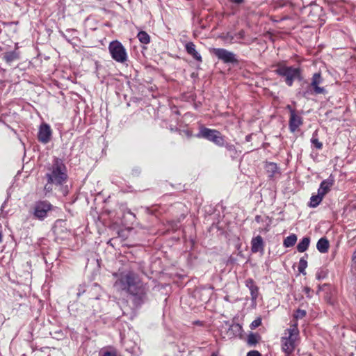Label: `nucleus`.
<instances>
[{"instance_id":"e433bc0d","label":"nucleus","mask_w":356,"mask_h":356,"mask_svg":"<svg viewBox=\"0 0 356 356\" xmlns=\"http://www.w3.org/2000/svg\"><path fill=\"white\" fill-rule=\"evenodd\" d=\"M61 35L67 42H70V40L67 38V35H66L63 32H61Z\"/></svg>"},{"instance_id":"bb28decb","label":"nucleus","mask_w":356,"mask_h":356,"mask_svg":"<svg viewBox=\"0 0 356 356\" xmlns=\"http://www.w3.org/2000/svg\"><path fill=\"white\" fill-rule=\"evenodd\" d=\"M318 94H316L313 89L311 88V85L309 84L305 89L302 91V95L305 98H309L311 95H317Z\"/></svg>"},{"instance_id":"72a5a7b5","label":"nucleus","mask_w":356,"mask_h":356,"mask_svg":"<svg viewBox=\"0 0 356 356\" xmlns=\"http://www.w3.org/2000/svg\"><path fill=\"white\" fill-rule=\"evenodd\" d=\"M247 356H261L257 350H250L248 353Z\"/></svg>"},{"instance_id":"a211bd4d","label":"nucleus","mask_w":356,"mask_h":356,"mask_svg":"<svg viewBox=\"0 0 356 356\" xmlns=\"http://www.w3.org/2000/svg\"><path fill=\"white\" fill-rule=\"evenodd\" d=\"M329 246V241L325 237L321 238L316 244V248L321 253H326L328 251Z\"/></svg>"},{"instance_id":"f3484780","label":"nucleus","mask_w":356,"mask_h":356,"mask_svg":"<svg viewBox=\"0 0 356 356\" xmlns=\"http://www.w3.org/2000/svg\"><path fill=\"white\" fill-rule=\"evenodd\" d=\"M3 59L9 65L13 61L19 59V53L17 51H11L6 52L3 54Z\"/></svg>"},{"instance_id":"f257e3e1","label":"nucleus","mask_w":356,"mask_h":356,"mask_svg":"<svg viewBox=\"0 0 356 356\" xmlns=\"http://www.w3.org/2000/svg\"><path fill=\"white\" fill-rule=\"evenodd\" d=\"M117 280L114 286L118 290L125 291L131 296V300L136 308L140 307L148 300L149 287L142 282L139 275L129 270L115 274Z\"/></svg>"},{"instance_id":"20e7f679","label":"nucleus","mask_w":356,"mask_h":356,"mask_svg":"<svg viewBox=\"0 0 356 356\" xmlns=\"http://www.w3.org/2000/svg\"><path fill=\"white\" fill-rule=\"evenodd\" d=\"M274 72L277 75L284 78L288 86H292L296 79L299 81L302 79V70L300 67L278 63Z\"/></svg>"},{"instance_id":"7c9ffc66","label":"nucleus","mask_w":356,"mask_h":356,"mask_svg":"<svg viewBox=\"0 0 356 356\" xmlns=\"http://www.w3.org/2000/svg\"><path fill=\"white\" fill-rule=\"evenodd\" d=\"M222 147H225L227 151L233 153L234 154L236 153V147L233 144L227 143L225 142V145H223Z\"/></svg>"},{"instance_id":"412c9836","label":"nucleus","mask_w":356,"mask_h":356,"mask_svg":"<svg viewBox=\"0 0 356 356\" xmlns=\"http://www.w3.org/2000/svg\"><path fill=\"white\" fill-rule=\"evenodd\" d=\"M297 241V236L294 234H291L287 236L283 242V245L285 248L293 247Z\"/></svg>"},{"instance_id":"5701e85b","label":"nucleus","mask_w":356,"mask_h":356,"mask_svg":"<svg viewBox=\"0 0 356 356\" xmlns=\"http://www.w3.org/2000/svg\"><path fill=\"white\" fill-rule=\"evenodd\" d=\"M137 38L143 44H147L150 42V36L144 31H139Z\"/></svg>"},{"instance_id":"aec40b11","label":"nucleus","mask_w":356,"mask_h":356,"mask_svg":"<svg viewBox=\"0 0 356 356\" xmlns=\"http://www.w3.org/2000/svg\"><path fill=\"white\" fill-rule=\"evenodd\" d=\"M265 168H266V172H268V176L270 177H273L277 173H278L279 168H278L277 164L275 163H273V162L267 163L266 164Z\"/></svg>"},{"instance_id":"393cba45","label":"nucleus","mask_w":356,"mask_h":356,"mask_svg":"<svg viewBox=\"0 0 356 356\" xmlns=\"http://www.w3.org/2000/svg\"><path fill=\"white\" fill-rule=\"evenodd\" d=\"M308 255L306 254L305 257L300 259L298 264V271L302 274H305V269L307 267V258Z\"/></svg>"},{"instance_id":"9d476101","label":"nucleus","mask_w":356,"mask_h":356,"mask_svg":"<svg viewBox=\"0 0 356 356\" xmlns=\"http://www.w3.org/2000/svg\"><path fill=\"white\" fill-rule=\"evenodd\" d=\"M323 82V79L320 72H316L313 74L311 83L309 84L311 85V88L313 89V91L316 94H327V90L324 87L320 86V85L322 84Z\"/></svg>"},{"instance_id":"423d86ee","label":"nucleus","mask_w":356,"mask_h":356,"mask_svg":"<svg viewBox=\"0 0 356 356\" xmlns=\"http://www.w3.org/2000/svg\"><path fill=\"white\" fill-rule=\"evenodd\" d=\"M110 54L116 62L124 63L127 59V54L122 43L118 40L112 41L108 46Z\"/></svg>"},{"instance_id":"1a4fd4ad","label":"nucleus","mask_w":356,"mask_h":356,"mask_svg":"<svg viewBox=\"0 0 356 356\" xmlns=\"http://www.w3.org/2000/svg\"><path fill=\"white\" fill-rule=\"evenodd\" d=\"M245 32L242 29L237 33L227 32L222 36V39L231 44L238 43L245 45L251 44L252 41H245Z\"/></svg>"},{"instance_id":"cd10ccee","label":"nucleus","mask_w":356,"mask_h":356,"mask_svg":"<svg viewBox=\"0 0 356 356\" xmlns=\"http://www.w3.org/2000/svg\"><path fill=\"white\" fill-rule=\"evenodd\" d=\"M229 331H232L233 334L236 336L241 332L242 327L238 323H234L230 326Z\"/></svg>"},{"instance_id":"7ed1b4c3","label":"nucleus","mask_w":356,"mask_h":356,"mask_svg":"<svg viewBox=\"0 0 356 356\" xmlns=\"http://www.w3.org/2000/svg\"><path fill=\"white\" fill-rule=\"evenodd\" d=\"M299 338V330L298 328L297 323H293L290 326V327L286 329L281 337V345L282 350L286 354V355H289L292 353L296 346H297V342Z\"/></svg>"},{"instance_id":"9b49d317","label":"nucleus","mask_w":356,"mask_h":356,"mask_svg":"<svg viewBox=\"0 0 356 356\" xmlns=\"http://www.w3.org/2000/svg\"><path fill=\"white\" fill-rule=\"evenodd\" d=\"M51 134L50 126L48 124L43 123L39 127L38 139L40 143L47 144L51 140Z\"/></svg>"},{"instance_id":"6ab92c4d","label":"nucleus","mask_w":356,"mask_h":356,"mask_svg":"<svg viewBox=\"0 0 356 356\" xmlns=\"http://www.w3.org/2000/svg\"><path fill=\"white\" fill-rule=\"evenodd\" d=\"M310 238L305 236L298 243L297 250L299 252H304L306 251L309 245Z\"/></svg>"},{"instance_id":"c756f323","label":"nucleus","mask_w":356,"mask_h":356,"mask_svg":"<svg viewBox=\"0 0 356 356\" xmlns=\"http://www.w3.org/2000/svg\"><path fill=\"white\" fill-rule=\"evenodd\" d=\"M100 356H118L116 350H104L99 353Z\"/></svg>"},{"instance_id":"58836bf2","label":"nucleus","mask_w":356,"mask_h":356,"mask_svg":"<svg viewBox=\"0 0 356 356\" xmlns=\"http://www.w3.org/2000/svg\"><path fill=\"white\" fill-rule=\"evenodd\" d=\"M54 232L56 234H58V232H59V230H58V226L57 225H55V227H54Z\"/></svg>"},{"instance_id":"ea45409f","label":"nucleus","mask_w":356,"mask_h":356,"mask_svg":"<svg viewBox=\"0 0 356 356\" xmlns=\"http://www.w3.org/2000/svg\"><path fill=\"white\" fill-rule=\"evenodd\" d=\"M244 0H232V2L235 3H241Z\"/></svg>"},{"instance_id":"a18cd8bd","label":"nucleus","mask_w":356,"mask_h":356,"mask_svg":"<svg viewBox=\"0 0 356 356\" xmlns=\"http://www.w3.org/2000/svg\"><path fill=\"white\" fill-rule=\"evenodd\" d=\"M77 295H78V296H79L81 295V293H80V292H79V293H77Z\"/></svg>"},{"instance_id":"ddd939ff","label":"nucleus","mask_w":356,"mask_h":356,"mask_svg":"<svg viewBox=\"0 0 356 356\" xmlns=\"http://www.w3.org/2000/svg\"><path fill=\"white\" fill-rule=\"evenodd\" d=\"M334 183V179L332 175H330L327 179L321 181L318 193L324 197L330 191Z\"/></svg>"},{"instance_id":"4468645a","label":"nucleus","mask_w":356,"mask_h":356,"mask_svg":"<svg viewBox=\"0 0 356 356\" xmlns=\"http://www.w3.org/2000/svg\"><path fill=\"white\" fill-rule=\"evenodd\" d=\"M264 247V242L261 236H257L251 240V251L253 253L258 252H263Z\"/></svg>"},{"instance_id":"473e14b6","label":"nucleus","mask_w":356,"mask_h":356,"mask_svg":"<svg viewBox=\"0 0 356 356\" xmlns=\"http://www.w3.org/2000/svg\"><path fill=\"white\" fill-rule=\"evenodd\" d=\"M325 276H326V273H325V271L323 270H318V272L316 273V277L318 280L324 279L325 277Z\"/></svg>"},{"instance_id":"b1692460","label":"nucleus","mask_w":356,"mask_h":356,"mask_svg":"<svg viewBox=\"0 0 356 356\" xmlns=\"http://www.w3.org/2000/svg\"><path fill=\"white\" fill-rule=\"evenodd\" d=\"M260 339L258 334L251 333L248 336L247 343L250 346H254Z\"/></svg>"},{"instance_id":"6e6552de","label":"nucleus","mask_w":356,"mask_h":356,"mask_svg":"<svg viewBox=\"0 0 356 356\" xmlns=\"http://www.w3.org/2000/svg\"><path fill=\"white\" fill-rule=\"evenodd\" d=\"M53 209V205L47 200L37 202L34 206V217L40 220H43Z\"/></svg>"},{"instance_id":"c9c22d12","label":"nucleus","mask_w":356,"mask_h":356,"mask_svg":"<svg viewBox=\"0 0 356 356\" xmlns=\"http://www.w3.org/2000/svg\"><path fill=\"white\" fill-rule=\"evenodd\" d=\"M286 109H288L290 112V115H291V111H296V110H294L293 108H292L291 106L290 105H287L286 106Z\"/></svg>"},{"instance_id":"4be33fe9","label":"nucleus","mask_w":356,"mask_h":356,"mask_svg":"<svg viewBox=\"0 0 356 356\" xmlns=\"http://www.w3.org/2000/svg\"><path fill=\"white\" fill-rule=\"evenodd\" d=\"M323 196L321 195V194H319L318 193L316 195H312L310 198V202L309 206L312 208L316 207L320 204V203L323 200Z\"/></svg>"},{"instance_id":"f8f14e48","label":"nucleus","mask_w":356,"mask_h":356,"mask_svg":"<svg viewBox=\"0 0 356 356\" xmlns=\"http://www.w3.org/2000/svg\"><path fill=\"white\" fill-rule=\"evenodd\" d=\"M303 123L302 118L297 111H292L289 121V128L291 132L294 133Z\"/></svg>"},{"instance_id":"a878e982","label":"nucleus","mask_w":356,"mask_h":356,"mask_svg":"<svg viewBox=\"0 0 356 356\" xmlns=\"http://www.w3.org/2000/svg\"><path fill=\"white\" fill-rule=\"evenodd\" d=\"M311 143L317 149H321L323 147V143L317 138V131L314 132L311 138Z\"/></svg>"},{"instance_id":"0eeeda50","label":"nucleus","mask_w":356,"mask_h":356,"mask_svg":"<svg viewBox=\"0 0 356 356\" xmlns=\"http://www.w3.org/2000/svg\"><path fill=\"white\" fill-rule=\"evenodd\" d=\"M210 52L216 56L218 60H222L224 63L234 64L238 63L236 54L226 49L213 48L210 50Z\"/></svg>"},{"instance_id":"39448f33","label":"nucleus","mask_w":356,"mask_h":356,"mask_svg":"<svg viewBox=\"0 0 356 356\" xmlns=\"http://www.w3.org/2000/svg\"><path fill=\"white\" fill-rule=\"evenodd\" d=\"M197 138H204L213 143L219 147L225 145V138L222 134L216 130L205 127H200L198 133L195 135Z\"/></svg>"},{"instance_id":"dca6fc26","label":"nucleus","mask_w":356,"mask_h":356,"mask_svg":"<svg viewBox=\"0 0 356 356\" xmlns=\"http://www.w3.org/2000/svg\"><path fill=\"white\" fill-rule=\"evenodd\" d=\"M186 52L191 55L195 60L198 62H202L201 55L196 51L195 45L193 42H188L185 44Z\"/></svg>"},{"instance_id":"4c0bfd02","label":"nucleus","mask_w":356,"mask_h":356,"mask_svg":"<svg viewBox=\"0 0 356 356\" xmlns=\"http://www.w3.org/2000/svg\"><path fill=\"white\" fill-rule=\"evenodd\" d=\"M261 220V217L260 216L257 215L255 216V221L257 222H258V223L260 222Z\"/></svg>"},{"instance_id":"c85d7f7f","label":"nucleus","mask_w":356,"mask_h":356,"mask_svg":"<svg viewBox=\"0 0 356 356\" xmlns=\"http://www.w3.org/2000/svg\"><path fill=\"white\" fill-rule=\"evenodd\" d=\"M307 313L305 310L298 309L293 314V318L296 319H301L306 316Z\"/></svg>"},{"instance_id":"f704fd0d","label":"nucleus","mask_w":356,"mask_h":356,"mask_svg":"<svg viewBox=\"0 0 356 356\" xmlns=\"http://www.w3.org/2000/svg\"><path fill=\"white\" fill-rule=\"evenodd\" d=\"M303 291L305 293L307 297H310L311 289L309 287H305Z\"/></svg>"},{"instance_id":"f03ea898","label":"nucleus","mask_w":356,"mask_h":356,"mask_svg":"<svg viewBox=\"0 0 356 356\" xmlns=\"http://www.w3.org/2000/svg\"><path fill=\"white\" fill-rule=\"evenodd\" d=\"M46 177L47 179V185L55 184L62 185L67 179V170L63 159L54 157L52 162L47 168Z\"/></svg>"},{"instance_id":"2f4dec72","label":"nucleus","mask_w":356,"mask_h":356,"mask_svg":"<svg viewBox=\"0 0 356 356\" xmlns=\"http://www.w3.org/2000/svg\"><path fill=\"white\" fill-rule=\"evenodd\" d=\"M261 324V319L260 318H257L255 320H254L252 323L250 324L251 329H254Z\"/></svg>"},{"instance_id":"a19ab883","label":"nucleus","mask_w":356,"mask_h":356,"mask_svg":"<svg viewBox=\"0 0 356 356\" xmlns=\"http://www.w3.org/2000/svg\"><path fill=\"white\" fill-rule=\"evenodd\" d=\"M353 261H356V250L354 251L353 254Z\"/></svg>"},{"instance_id":"79ce46f5","label":"nucleus","mask_w":356,"mask_h":356,"mask_svg":"<svg viewBox=\"0 0 356 356\" xmlns=\"http://www.w3.org/2000/svg\"><path fill=\"white\" fill-rule=\"evenodd\" d=\"M250 137H251V136H250V135L247 136H246V140H247V141H249V140H250Z\"/></svg>"},{"instance_id":"37998d69","label":"nucleus","mask_w":356,"mask_h":356,"mask_svg":"<svg viewBox=\"0 0 356 356\" xmlns=\"http://www.w3.org/2000/svg\"><path fill=\"white\" fill-rule=\"evenodd\" d=\"M2 241V234H1V232H0V242H1Z\"/></svg>"},{"instance_id":"2eb2a0df","label":"nucleus","mask_w":356,"mask_h":356,"mask_svg":"<svg viewBox=\"0 0 356 356\" xmlns=\"http://www.w3.org/2000/svg\"><path fill=\"white\" fill-rule=\"evenodd\" d=\"M245 286L249 289L251 296V300L253 302H255L259 295V288L254 284V282L252 279L249 278L247 279L245 282Z\"/></svg>"},{"instance_id":"c03bdc74","label":"nucleus","mask_w":356,"mask_h":356,"mask_svg":"<svg viewBox=\"0 0 356 356\" xmlns=\"http://www.w3.org/2000/svg\"><path fill=\"white\" fill-rule=\"evenodd\" d=\"M71 31L74 32L75 31L74 30H67V32H71Z\"/></svg>"}]
</instances>
